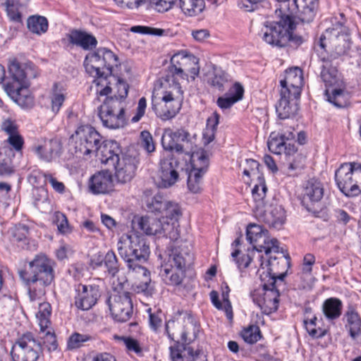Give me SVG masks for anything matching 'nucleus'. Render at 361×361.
Returning a JSON list of instances; mask_svg holds the SVG:
<instances>
[{"mask_svg":"<svg viewBox=\"0 0 361 361\" xmlns=\"http://www.w3.org/2000/svg\"><path fill=\"white\" fill-rule=\"evenodd\" d=\"M163 92L161 100L152 102V109L163 121L173 118L180 111L183 101V90L180 82H170Z\"/></svg>","mask_w":361,"mask_h":361,"instance_id":"obj_8","label":"nucleus"},{"mask_svg":"<svg viewBox=\"0 0 361 361\" xmlns=\"http://www.w3.org/2000/svg\"><path fill=\"white\" fill-rule=\"evenodd\" d=\"M53 221L57 226L58 230L61 233H66L70 231L68 219L65 214L60 212L54 213Z\"/></svg>","mask_w":361,"mask_h":361,"instance_id":"obj_62","label":"nucleus"},{"mask_svg":"<svg viewBox=\"0 0 361 361\" xmlns=\"http://www.w3.org/2000/svg\"><path fill=\"white\" fill-rule=\"evenodd\" d=\"M328 39L329 43L331 46L336 59L338 56L345 54L349 49V42L347 39V36L340 32L332 29L331 30H326L325 35H322L319 38V46L322 49H325L326 43L325 41Z\"/></svg>","mask_w":361,"mask_h":361,"instance_id":"obj_24","label":"nucleus"},{"mask_svg":"<svg viewBox=\"0 0 361 361\" xmlns=\"http://www.w3.org/2000/svg\"><path fill=\"white\" fill-rule=\"evenodd\" d=\"M41 344L30 333L20 336L12 346L11 355L13 361H37Z\"/></svg>","mask_w":361,"mask_h":361,"instance_id":"obj_15","label":"nucleus"},{"mask_svg":"<svg viewBox=\"0 0 361 361\" xmlns=\"http://www.w3.org/2000/svg\"><path fill=\"white\" fill-rule=\"evenodd\" d=\"M94 154L99 157L102 163L113 166L123 154L118 142L112 140L104 143L102 142L98 152H95Z\"/></svg>","mask_w":361,"mask_h":361,"instance_id":"obj_25","label":"nucleus"},{"mask_svg":"<svg viewBox=\"0 0 361 361\" xmlns=\"http://www.w3.org/2000/svg\"><path fill=\"white\" fill-rule=\"evenodd\" d=\"M99 117L104 127L110 129L123 128L126 122L125 109L117 98L108 97L99 107Z\"/></svg>","mask_w":361,"mask_h":361,"instance_id":"obj_12","label":"nucleus"},{"mask_svg":"<svg viewBox=\"0 0 361 361\" xmlns=\"http://www.w3.org/2000/svg\"><path fill=\"white\" fill-rule=\"evenodd\" d=\"M275 16L276 20L264 23L259 35L267 44L283 47L287 44L288 30L296 28V22L295 18L290 17L288 11L281 10L279 12L277 6L275 10Z\"/></svg>","mask_w":361,"mask_h":361,"instance_id":"obj_6","label":"nucleus"},{"mask_svg":"<svg viewBox=\"0 0 361 361\" xmlns=\"http://www.w3.org/2000/svg\"><path fill=\"white\" fill-rule=\"evenodd\" d=\"M179 162L173 158L161 159L160 161L159 188H169L179 179Z\"/></svg>","mask_w":361,"mask_h":361,"instance_id":"obj_21","label":"nucleus"},{"mask_svg":"<svg viewBox=\"0 0 361 361\" xmlns=\"http://www.w3.org/2000/svg\"><path fill=\"white\" fill-rule=\"evenodd\" d=\"M197 135H191L184 129L173 131L166 129L161 137V145L166 151H176L178 153H185L190 157L192 151H197L200 147L197 143Z\"/></svg>","mask_w":361,"mask_h":361,"instance_id":"obj_10","label":"nucleus"},{"mask_svg":"<svg viewBox=\"0 0 361 361\" xmlns=\"http://www.w3.org/2000/svg\"><path fill=\"white\" fill-rule=\"evenodd\" d=\"M29 0H6L5 4L8 16L13 21L20 20V8L25 6Z\"/></svg>","mask_w":361,"mask_h":361,"instance_id":"obj_48","label":"nucleus"},{"mask_svg":"<svg viewBox=\"0 0 361 361\" xmlns=\"http://www.w3.org/2000/svg\"><path fill=\"white\" fill-rule=\"evenodd\" d=\"M247 167L243 170L245 176L255 178L256 179L264 177L263 174L259 171L260 164L256 160L252 159H246Z\"/></svg>","mask_w":361,"mask_h":361,"instance_id":"obj_60","label":"nucleus"},{"mask_svg":"<svg viewBox=\"0 0 361 361\" xmlns=\"http://www.w3.org/2000/svg\"><path fill=\"white\" fill-rule=\"evenodd\" d=\"M346 318L345 328L348 330L350 336L355 339L361 334V319L354 309H349L345 314Z\"/></svg>","mask_w":361,"mask_h":361,"instance_id":"obj_40","label":"nucleus"},{"mask_svg":"<svg viewBox=\"0 0 361 361\" xmlns=\"http://www.w3.org/2000/svg\"><path fill=\"white\" fill-rule=\"evenodd\" d=\"M185 271L173 267L172 265L162 263L160 276L165 284L171 286H180L185 276Z\"/></svg>","mask_w":361,"mask_h":361,"instance_id":"obj_29","label":"nucleus"},{"mask_svg":"<svg viewBox=\"0 0 361 361\" xmlns=\"http://www.w3.org/2000/svg\"><path fill=\"white\" fill-rule=\"evenodd\" d=\"M44 333V345L49 352L56 350L58 343L54 333L51 331V328L49 326V329H47Z\"/></svg>","mask_w":361,"mask_h":361,"instance_id":"obj_64","label":"nucleus"},{"mask_svg":"<svg viewBox=\"0 0 361 361\" xmlns=\"http://www.w3.org/2000/svg\"><path fill=\"white\" fill-rule=\"evenodd\" d=\"M304 78L302 70L299 67H293L285 71L284 78L280 80V84H284L289 87H295L294 93L298 94L299 89L303 86Z\"/></svg>","mask_w":361,"mask_h":361,"instance_id":"obj_33","label":"nucleus"},{"mask_svg":"<svg viewBox=\"0 0 361 361\" xmlns=\"http://www.w3.org/2000/svg\"><path fill=\"white\" fill-rule=\"evenodd\" d=\"M20 278L29 286L31 300H35L45 293L44 288L53 281L52 262L44 255L37 256L29 264V270H20Z\"/></svg>","mask_w":361,"mask_h":361,"instance_id":"obj_4","label":"nucleus"},{"mask_svg":"<svg viewBox=\"0 0 361 361\" xmlns=\"http://www.w3.org/2000/svg\"><path fill=\"white\" fill-rule=\"evenodd\" d=\"M35 152L40 159L51 162L58 158L62 152V144L58 139H51L44 142L35 149Z\"/></svg>","mask_w":361,"mask_h":361,"instance_id":"obj_26","label":"nucleus"},{"mask_svg":"<svg viewBox=\"0 0 361 361\" xmlns=\"http://www.w3.org/2000/svg\"><path fill=\"white\" fill-rule=\"evenodd\" d=\"M200 325L197 324L194 317L191 315H185L183 317V331L180 332V341L182 343L190 344L197 336L200 332Z\"/></svg>","mask_w":361,"mask_h":361,"instance_id":"obj_32","label":"nucleus"},{"mask_svg":"<svg viewBox=\"0 0 361 361\" xmlns=\"http://www.w3.org/2000/svg\"><path fill=\"white\" fill-rule=\"evenodd\" d=\"M149 313V325L150 329L154 331L158 332L159 329L162 326V317L164 314L160 310H156L152 312L151 308L147 310Z\"/></svg>","mask_w":361,"mask_h":361,"instance_id":"obj_56","label":"nucleus"},{"mask_svg":"<svg viewBox=\"0 0 361 361\" xmlns=\"http://www.w3.org/2000/svg\"><path fill=\"white\" fill-rule=\"evenodd\" d=\"M32 194L34 205L38 209H45L49 204L47 190L44 187H35L33 188Z\"/></svg>","mask_w":361,"mask_h":361,"instance_id":"obj_51","label":"nucleus"},{"mask_svg":"<svg viewBox=\"0 0 361 361\" xmlns=\"http://www.w3.org/2000/svg\"><path fill=\"white\" fill-rule=\"evenodd\" d=\"M180 7L188 16H195L203 11L202 0H180Z\"/></svg>","mask_w":361,"mask_h":361,"instance_id":"obj_49","label":"nucleus"},{"mask_svg":"<svg viewBox=\"0 0 361 361\" xmlns=\"http://www.w3.org/2000/svg\"><path fill=\"white\" fill-rule=\"evenodd\" d=\"M110 312L114 319L119 322H126L133 314V304L130 293L123 292L111 295L108 300Z\"/></svg>","mask_w":361,"mask_h":361,"instance_id":"obj_17","label":"nucleus"},{"mask_svg":"<svg viewBox=\"0 0 361 361\" xmlns=\"http://www.w3.org/2000/svg\"><path fill=\"white\" fill-rule=\"evenodd\" d=\"M324 188L322 183L316 178H311L304 184L300 200L301 204L310 212L317 213L324 197Z\"/></svg>","mask_w":361,"mask_h":361,"instance_id":"obj_16","label":"nucleus"},{"mask_svg":"<svg viewBox=\"0 0 361 361\" xmlns=\"http://www.w3.org/2000/svg\"><path fill=\"white\" fill-rule=\"evenodd\" d=\"M320 78L326 87L342 86L341 75L338 70V63L333 56L321 59Z\"/></svg>","mask_w":361,"mask_h":361,"instance_id":"obj_20","label":"nucleus"},{"mask_svg":"<svg viewBox=\"0 0 361 361\" xmlns=\"http://www.w3.org/2000/svg\"><path fill=\"white\" fill-rule=\"evenodd\" d=\"M340 87L334 89L331 92L326 89L325 95L327 97V101L338 108H344L350 104V94L345 90Z\"/></svg>","mask_w":361,"mask_h":361,"instance_id":"obj_38","label":"nucleus"},{"mask_svg":"<svg viewBox=\"0 0 361 361\" xmlns=\"http://www.w3.org/2000/svg\"><path fill=\"white\" fill-rule=\"evenodd\" d=\"M27 68L13 61L8 66V75L4 83V89L9 98L23 109L34 106V97L30 92Z\"/></svg>","mask_w":361,"mask_h":361,"instance_id":"obj_5","label":"nucleus"},{"mask_svg":"<svg viewBox=\"0 0 361 361\" xmlns=\"http://www.w3.org/2000/svg\"><path fill=\"white\" fill-rule=\"evenodd\" d=\"M268 231L262 226L257 224H250L246 231V238L250 243L256 242L258 238H266Z\"/></svg>","mask_w":361,"mask_h":361,"instance_id":"obj_53","label":"nucleus"},{"mask_svg":"<svg viewBox=\"0 0 361 361\" xmlns=\"http://www.w3.org/2000/svg\"><path fill=\"white\" fill-rule=\"evenodd\" d=\"M191 169L188 172V187L194 192H200L203 183V148L192 151L190 157Z\"/></svg>","mask_w":361,"mask_h":361,"instance_id":"obj_18","label":"nucleus"},{"mask_svg":"<svg viewBox=\"0 0 361 361\" xmlns=\"http://www.w3.org/2000/svg\"><path fill=\"white\" fill-rule=\"evenodd\" d=\"M103 262L105 267L107 269L108 272L112 275L115 274L118 271V264L117 257L112 250H109L106 254L103 259Z\"/></svg>","mask_w":361,"mask_h":361,"instance_id":"obj_59","label":"nucleus"},{"mask_svg":"<svg viewBox=\"0 0 361 361\" xmlns=\"http://www.w3.org/2000/svg\"><path fill=\"white\" fill-rule=\"evenodd\" d=\"M137 164L138 160L135 157L122 154L120 160L114 166L116 181L122 184L130 182L135 176Z\"/></svg>","mask_w":361,"mask_h":361,"instance_id":"obj_22","label":"nucleus"},{"mask_svg":"<svg viewBox=\"0 0 361 361\" xmlns=\"http://www.w3.org/2000/svg\"><path fill=\"white\" fill-rule=\"evenodd\" d=\"M284 137L286 136L281 135L280 133H276L275 132L271 133L267 141L269 150L276 154L283 153V150L286 149L287 141Z\"/></svg>","mask_w":361,"mask_h":361,"instance_id":"obj_43","label":"nucleus"},{"mask_svg":"<svg viewBox=\"0 0 361 361\" xmlns=\"http://www.w3.org/2000/svg\"><path fill=\"white\" fill-rule=\"evenodd\" d=\"M176 0H145L148 7L158 13H164L172 8Z\"/></svg>","mask_w":361,"mask_h":361,"instance_id":"obj_54","label":"nucleus"},{"mask_svg":"<svg viewBox=\"0 0 361 361\" xmlns=\"http://www.w3.org/2000/svg\"><path fill=\"white\" fill-rule=\"evenodd\" d=\"M161 219L167 221V224H173L176 231H179L178 219L182 215L179 205L174 202L168 201L166 207H164Z\"/></svg>","mask_w":361,"mask_h":361,"instance_id":"obj_39","label":"nucleus"},{"mask_svg":"<svg viewBox=\"0 0 361 361\" xmlns=\"http://www.w3.org/2000/svg\"><path fill=\"white\" fill-rule=\"evenodd\" d=\"M251 245L253 247L251 252H253L254 250H256L258 252H264L267 256H269L272 252H279L278 240L276 238L269 239L268 234H266V238H258L256 242L251 243Z\"/></svg>","mask_w":361,"mask_h":361,"instance_id":"obj_37","label":"nucleus"},{"mask_svg":"<svg viewBox=\"0 0 361 361\" xmlns=\"http://www.w3.org/2000/svg\"><path fill=\"white\" fill-rule=\"evenodd\" d=\"M51 305L48 302H40L39 304V310L36 317L39 321V326L41 332H44L47 329H49L50 325L49 317L51 315Z\"/></svg>","mask_w":361,"mask_h":361,"instance_id":"obj_46","label":"nucleus"},{"mask_svg":"<svg viewBox=\"0 0 361 361\" xmlns=\"http://www.w3.org/2000/svg\"><path fill=\"white\" fill-rule=\"evenodd\" d=\"M276 257L269 256V271L264 276L263 274L261 275V280L264 281L267 277H269V279L262 285V288L255 289L250 294L254 303L260 308L263 314L267 315L276 312L279 307L280 295L275 286L276 280L283 281L287 275L286 271L277 272L279 264H282L284 266L287 262L283 257L278 261Z\"/></svg>","mask_w":361,"mask_h":361,"instance_id":"obj_1","label":"nucleus"},{"mask_svg":"<svg viewBox=\"0 0 361 361\" xmlns=\"http://www.w3.org/2000/svg\"><path fill=\"white\" fill-rule=\"evenodd\" d=\"M68 40L71 44L85 50L94 48L97 44V41L93 35L77 30L71 31L68 35Z\"/></svg>","mask_w":361,"mask_h":361,"instance_id":"obj_34","label":"nucleus"},{"mask_svg":"<svg viewBox=\"0 0 361 361\" xmlns=\"http://www.w3.org/2000/svg\"><path fill=\"white\" fill-rule=\"evenodd\" d=\"M39 176L44 178V183L46 184L47 183H49L56 192L61 193L64 191V184L62 182L59 181L51 173L39 172Z\"/></svg>","mask_w":361,"mask_h":361,"instance_id":"obj_61","label":"nucleus"},{"mask_svg":"<svg viewBox=\"0 0 361 361\" xmlns=\"http://www.w3.org/2000/svg\"><path fill=\"white\" fill-rule=\"evenodd\" d=\"M220 115L214 111L207 119L206 133H204V145L212 142L215 138L217 126L219 123Z\"/></svg>","mask_w":361,"mask_h":361,"instance_id":"obj_47","label":"nucleus"},{"mask_svg":"<svg viewBox=\"0 0 361 361\" xmlns=\"http://www.w3.org/2000/svg\"><path fill=\"white\" fill-rule=\"evenodd\" d=\"M27 24L29 30L37 35L45 33L48 29L47 19L41 16H32L29 17Z\"/></svg>","mask_w":361,"mask_h":361,"instance_id":"obj_44","label":"nucleus"},{"mask_svg":"<svg viewBox=\"0 0 361 361\" xmlns=\"http://www.w3.org/2000/svg\"><path fill=\"white\" fill-rule=\"evenodd\" d=\"M286 221V212L281 206L274 207L266 216L265 221L270 226L279 229Z\"/></svg>","mask_w":361,"mask_h":361,"instance_id":"obj_42","label":"nucleus"},{"mask_svg":"<svg viewBox=\"0 0 361 361\" xmlns=\"http://www.w3.org/2000/svg\"><path fill=\"white\" fill-rule=\"evenodd\" d=\"M177 242H170L166 251V257L163 263L186 271L193 263L194 256L186 241L179 238Z\"/></svg>","mask_w":361,"mask_h":361,"instance_id":"obj_14","label":"nucleus"},{"mask_svg":"<svg viewBox=\"0 0 361 361\" xmlns=\"http://www.w3.org/2000/svg\"><path fill=\"white\" fill-rule=\"evenodd\" d=\"M257 183L255 184L252 189V196L256 202H259L263 201L265 198L267 192V187L264 177L257 178Z\"/></svg>","mask_w":361,"mask_h":361,"instance_id":"obj_55","label":"nucleus"},{"mask_svg":"<svg viewBox=\"0 0 361 361\" xmlns=\"http://www.w3.org/2000/svg\"><path fill=\"white\" fill-rule=\"evenodd\" d=\"M209 71L206 75L207 77V83L215 90L222 92L225 90V84L228 82L226 73L221 69H218L214 64L205 65Z\"/></svg>","mask_w":361,"mask_h":361,"instance_id":"obj_31","label":"nucleus"},{"mask_svg":"<svg viewBox=\"0 0 361 361\" xmlns=\"http://www.w3.org/2000/svg\"><path fill=\"white\" fill-rule=\"evenodd\" d=\"M118 61V56L106 48H99L86 56L84 66L87 73L95 78L94 83L98 95L107 96L111 93L107 78L111 75L113 68L117 66Z\"/></svg>","mask_w":361,"mask_h":361,"instance_id":"obj_2","label":"nucleus"},{"mask_svg":"<svg viewBox=\"0 0 361 361\" xmlns=\"http://www.w3.org/2000/svg\"><path fill=\"white\" fill-rule=\"evenodd\" d=\"M137 221L138 228L146 235H156L158 238L165 237L171 241L178 243L180 231H176L173 224H167L164 219L142 216L138 218Z\"/></svg>","mask_w":361,"mask_h":361,"instance_id":"obj_13","label":"nucleus"},{"mask_svg":"<svg viewBox=\"0 0 361 361\" xmlns=\"http://www.w3.org/2000/svg\"><path fill=\"white\" fill-rule=\"evenodd\" d=\"M343 310V302L337 298H329L325 300L322 304V312L329 321L338 319Z\"/></svg>","mask_w":361,"mask_h":361,"instance_id":"obj_36","label":"nucleus"},{"mask_svg":"<svg viewBox=\"0 0 361 361\" xmlns=\"http://www.w3.org/2000/svg\"><path fill=\"white\" fill-rule=\"evenodd\" d=\"M169 352L171 361H195L199 357V351L180 341H175L169 347Z\"/></svg>","mask_w":361,"mask_h":361,"instance_id":"obj_27","label":"nucleus"},{"mask_svg":"<svg viewBox=\"0 0 361 361\" xmlns=\"http://www.w3.org/2000/svg\"><path fill=\"white\" fill-rule=\"evenodd\" d=\"M75 307L82 311L90 310L100 296L99 286L78 284L75 288Z\"/></svg>","mask_w":361,"mask_h":361,"instance_id":"obj_19","label":"nucleus"},{"mask_svg":"<svg viewBox=\"0 0 361 361\" xmlns=\"http://www.w3.org/2000/svg\"><path fill=\"white\" fill-rule=\"evenodd\" d=\"M169 200L160 193L156 194L147 204L148 209L152 212L161 213Z\"/></svg>","mask_w":361,"mask_h":361,"instance_id":"obj_57","label":"nucleus"},{"mask_svg":"<svg viewBox=\"0 0 361 361\" xmlns=\"http://www.w3.org/2000/svg\"><path fill=\"white\" fill-rule=\"evenodd\" d=\"M117 250L128 271L146 272L142 264L147 261L150 249L145 236L133 231L123 233L118 239Z\"/></svg>","mask_w":361,"mask_h":361,"instance_id":"obj_3","label":"nucleus"},{"mask_svg":"<svg viewBox=\"0 0 361 361\" xmlns=\"http://www.w3.org/2000/svg\"><path fill=\"white\" fill-rule=\"evenodd\" d=\"M335 180L339 190L347 197L361 194V163H344L335 172Z\"/></svg>","mask_w":361,"mask_h":361,"instance_id":"obj_9","label":"nucleus"},{"mask_svg":"<svg viewBox=\"0 0 361 361\" xmlns=\"http://www.w3.org/2000/svg\"><path fill=\"white\" fill-rule=\"evenodd\" d=\"M318 5V0H290L288 11L290 17L295 18L293 13L298 11V18L303 23H310L314 18Z\"/></svg>","mask_w":361,"mask_h":361,"instance_id":"obj_23","label":"nucleus"},{"mask_svg":"<svg viewBox=\"0 0 361 361\" xmlns=\"http://www.w3.org/2000/svg\"><path fill=\"white\" fill-rule=\"evenodd\" d=\"M66 97V92L62 87L59 88V85H54L52 92L50 96L51 111L55 114H57L63 105Z\"/></svg>","mask_w":361,"mask_h":361,"instance_id":"obj_45","label":"nucleus"},{"mask_svg":"<svg viewBox=\"0 0 361 361\" xmlns=\"http://www.w3.org/2000/svg\"><path fill=\"white\" fill-rule=\"evenodd\" d=\"M230 97H219L216 104L221 109H230L235 103L241 100L244 94V88L239 82H235L229 90Z\"/></svg>","mask_w":361,"mask_h":361,"instance_id":"obj_35","label":"nucleus"},{"mask_svg":"<svg viewBox=\"0 0 361 361\" xmlns=\"http://www.w3.org/2000/svg\"><path fill=\"white\" fill-rule=\"evenodd\" d=\"M231 256L240 270L248 267L252 260V256L249 252L243 254L239 250H235L233 252Z\"/></svg>","mask_w":361,"mask_h":361,"instance_id":"obj_58","label":"nucleus"},{"mask_svg":"<svg viewBox=\"0 0 361 361\" xmlns=\"http://www.w3.org/2000/svg\"><path fill=\"white\" fill-rule=\"evenodd\" d=\"M71 138L74 141L73 153L81 157L98 152L102 137L92 126L82 124L77 128Z\"/></svg>","mask_w":361,"mask_h":361,"instance_id":"obj_11","label":"nucleus"},{"mask_svg":"<svg viewBox=\"0 0 361 361\" xmlns=\"http://www.w3.org/2000/svg\"><path fill=\"white\" fill-rule=\"evenodd\" d=\"M241 336L245 342L250 344L257 343L262 337L260 329L257 325H250L244 329L241 332Z\"/></svg>","mask_w":361,"mask_h":361,"instance_id":"obj_52","label":"nucleus"},{"mask_svg":"<svg viewBox=\"0 0 361 361\" xmlns=\"http://www.w3.org/2000/svg\"><path fill=\"white\" fill-rule=\"evenodd\" d=\"M200 70V59L185 50H181L173 54L171 59L166 82L181 83L188 80V74L195 80L199 75Z\"/></svg>","mask_w":361,"mask_h":361,"instance_id":"obj_7","label":"nucleus"},{"mask_svg":"<svg viewBox=\"0 0 361 361\" xmlns=\"http://www.w3.org/2000/svg\"><path fill=\"white\" fill-rule=\"evenodd\" d=\"M91 337L87 334H80L75 333L70 336L68 341V349H75L80 348L83 343L90 340Z\"/></svg>","mask_w":361,"mask_h":361,"instance_id":"obj_63","label":"nucleus"},{"mask_svg":"<svg viewBox=\"0 0 361 361\" xmlns=\"http://www.w3.org/2000/svg\"><path fill=\"white\" fill-rule=\"evenodd\" d=\"M298 110V102L280 98L276 111L280 119L284 120L294 116Z\"/></svg>","mask_w":361,"mask_h":361,"instance_id":"obj_41","label":"nucleus"},{"mask_svg":"<svg viewBox=\"0 0 361 361\" xmlns=\"http://www.w3.org/2000/svg\"><path fill=\"white\" fill-rule=\"evenodd\" d=\"M183 319H170L166 322L164 326V334L169 339L175 343V338L180 337V332L183 331Z\"/></svg>","mask_w":361,"mask_h":361,"instance_id":"obj_50","label":"nucleus"},{"mask_svg":"<svg viewBox=\"0 0 361 361\" xmlns=\"http://www.w3.org/2000/svg\"><path fill=\"white\" fill-rule=\"evenodd\" d=\"M145 273L140 271H128V273L134 277H137L140 281L133 285L135 291L142 293L145 295H152L154 290V286L150 278V272L145 267Z\"/></svg>","mask_w":361,"mask_h":361,"instance_id":"obj_30","label":"nucleus"},{"mask_svg":"<svg viewBox=\"0 0 361 361\" xmlns=\"http://www.w3.org/2000/svg\"><path fill=\"white\" fill-rule=\"evenodd\" d=\"M112 187V176L107 171H99L93 175L90 181V190L94 194H104Z\"/></svg>","mask_w":361,"mask_h":361,"instance_id":"obj_28","label":"nucleus"}]
</instances>
